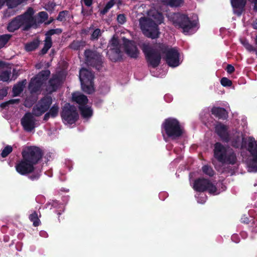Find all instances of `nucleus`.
I'll return each mask as SVG.
<instances>
[{
    "label": "nucleus",
    "mask_w": 257,
    "mask_h": 257,
    "mask_svg": "<svg viewBox=\"0 0 257 257\" xmlns=\"http://www.w3.org/2000/svg\"><path fill=\"white\" fill-rule=\"evenodd\" d=\"M159 48V50H157L153 48L149 43L142 45V50L150 65L154 67L157 66L161 60V53H165L166 60L170 66L175 67L179 65L180 60L179 53L176 49L169 48L164 45H160Z\"/></svg>",
    "instance_id": "obj_1"
},
{
    "label": "nucleus",
    "mask_w": 257,
    "mask_h": 257,
    "mask_svg": "<svg viewBox=\"0 0 257 257\" xmlns=\"http://www.w3.org/2000/svg\"><path fill=\"white\" fill-rule=\"evenodd\" d=\"M23 159L18 162L15 166L18 173L25 175L32 172H36V175L31 177L32 179L38 178L40 171H36L35 165L42 157L40 149L36 147L26 148L22 152Z\"/></svg>",
    "instance_id": "obj_2"
},
{
    "label": "nucleus",
    "mask_w": 257,
    "mask_h": 257,
    "mask_svg": "<svg viewBox=\"0 0 257 257\" xmlns=\"http://www.w3.org/2000/svg\"><path fill=\"white\" fill-rule=\"evenodd\" d=\"M163 15L154 8L151 9L146 17L140 18V28L143 34L148 37L155 39L160 35L158 25L163 23Z\"/></svg>",
    "instance_id": "obj_3"
},
{
    "label": "nucleus",
    "mask_w": 257,
    "mask_h": 257,
    "mask_svg": "<svg viewBox=\"0 0 257 257\" xmlns=\"http://www.w3.org/2000/svg\"><path fill=\"white\" fill-rule=\"evenodd\" d=\"M235 137L236 138L233 139L232 141V145L236 148L246 147V145H247V150L249 154L246 159V162L249 171H257V143L252 139L245 140L242 137V134L240 133H237Z\"/></svg>",
    "instance_id": "obj_4"
},
{
    "label": "nucleus",
    "mask_w": 257,
    "mask_h": 257,
    "mask_svg": "<svg viewBox=\"0 0 257 257\" xmlns=\"http://www.w3.org/2000/svg\"><path fill=\"white\" fill-rule=\"evenodd\" d=\"M214 157L220 162L225 164L235 165L237 163V159L233 151L217 143L214 146Z\"/></svg>",
    "instance_id": "obj_5"
},
{
    "label": "nucleus",
    "mask_w": 257,
    "mask_h": 257,
    "mask_svg": "<svg viewBox=\"0 0 257 257\" xmlns=\"http://www.w3.org/2000/svg\"><path fill=\"white\" fill-rule=\"evenodd\" d=\"M34 14L33 10L29 8L23 15L18 16L11 21L8 26V30L10 32H14L21 26H24L25 29L33 26L36 22L33 17Z\"/></svg>",
    "instance_id": "obj_6"
},
{
    "label": "nucleus",
    "mask_w": 257,
    "mask_h": 257,
    "mask_svg": "<svg viewBox=\"0 0 257 257\" xmlns=\"http://www.w3.org/2000/svg\"><path fill=\"white\" fill-rule=\"evenodd\" d=\"M172 22L176 27L181 28L185 35L193 34L196 31V22L194 21H190L184 15L174 14L172 16Z\"/></svg>",
    "instance_id": "obj_7"
},
{
    "label": "nucleus",
    "mask_w": 257,
    "mask_h": 257,
    "mask_svg": "<svg viewBox=\"0 0 257 257\" xmlns=\"http://www.w3.org/2000/svg\"><path fill=\"white\" fill-rule=\"evenodd\" d=\"M162 131H164L168 137L173 139L180 137L183 133V130L179 121L175 118L166 119L162 124Z\"/></svg>",
    "instance_id": "obj_8"
},
{
    "label": "nucleus",
    "mask_w": 257,
    "mask_h": 257,
    "mask_svg": "<svg viewBox=\"0 0 257 257\" xmlns=\"http://www.w3.org/2000/svg\"><path fill=\"white\" fill-rule=\"evenodd\" d=\"M93 78V74L88 70L82 68L80 70L79 79L82 89L84 92L90 94L94 91Z\"/></svg>",
    "instance_id": "obj_9"
},
{
    "label": "nucleus",
    "mask_w": 257,
    "mask_h": 257,
    "mask_svg": "<svg viewBox=\"0 0 257 257\" xmlns=\"http://www.w3.org/2000/svg\"><path fill=\"white\" fill-rule=\"evenodd\" d=\"M72 99L79 105V109L84 118H88L92 116V109L90 107L86 105L88 102V99L86 96L80 92H76L73 93Z\"/></svg>",
    "instance_id": "obj_10"
},
{
    "label": "nucleus",
    "mask_w": 257,
    "mask_h": 257,
    "mask_svg": "<svg viewBox=\"0 0 257 257\" xmlns=\"http://www.w3.org/2000/svg\"><path fill=\"white\" fill-rule=\"evenodd\" d=\"M193 188L199 192L207 191L209 193L213 195H217L220 193L216 186L214 185L209 180L203 178L196 180L193 185Z\"/></svg>",
    "instance_id": "obj_11"
},
{
    "label": "nucleus",
    "mask_w": 257,
    "mask_h": 257,
    "mask_svg": "<svg viewBox=\"0 0 257 257\" xmlns=\"http://www.w3.org/2000/svg\"><path fill=\"white\" fill-rule=\"evenodd\" d=\"M61 116L65 123L72 124L77 120L78 114L75 106L66 103L63 108Z\"/></svg>",
    "instance_id": "obj_12"
},
{
    "label": "nucleus",
    "mask_w": 257,
    "mask_h": 257,
    "mask_svg": "<svg viewBox=\"0 0 257 257\" xmlns=\"http://www.w3.org/2000/svg\"><path fill=\"white\" fill-rule=\"evenodd\" d=\"M50 74V72L49 70L43 71L35 78L32 79L29 84V89L31 92L38 91L43 82L47 79Z\"/></svg>",
    "instance_id": "obj_13"
},
{
    "label": "nucleus",
    "mask_w": 257,
    "mask_h": 257,
    "mask_svg": "<svg viewBox=\"0 0 257 257\" xmlns=\"http://www.w3.org/2000/svg\"><path fill=\"white\" fill-rule=\"evenodd\" d=\"M52 102V98L50 97H46L41 99L33 108L34 115L37 116L42 115L49 108Z\"/></svg>",
    "instance_id": "obj_14"
},
{
    "label": "nucleus",
    "mask_w": 257,
    "mask_h": 257,
    "mask_svg": "<svg viewBox=\"0 0 257 257\" xmlns=\"http://www.w3.org/2000/svg\"><path fill=\"white\" fill-rule=\"evenodd\" d=\"M125 52L130 57L136 58L138 57L139 51L134 42L124 38L122 39Z\"/></svg>",
    "instance_id": "obj_15"
},
{
    "label": "nucleus",
    "mask_w": 257,
    "mask_h": 257,
    "mask_svg": "<svg viewBox=\"0 0 257 257\" xmlns=\"http://www.w3.org/2000/svg\"><path fill=\"white\" fill-rule=\"evenodd\" d=\"M36 120L31 113H27L21 119V124L27 132H31L36 126Z\"/></svg>",
    "instance_id": "obj_16"
},
{
    "label": "nucleus",
    "mask_w": 257,
    "mask_h": 257,
    "mask_svg": "<svg viewBox=\"0 0 257 257\" xmlns=\"http://www.w3.org/2000/svg\"><path fill=\"white\" fill-rule=\"evenodd\" d=\"M111 51L109 52V57L113 61H117L121 58L120 54V46L118 45V42L117 38L113 37L110 41Z\"/></svg>",
    "instance_id": "obj_17"
},
{
    "label": "nucleus",
    "mask_w": 257,
    "mask_h": 257,
    "mask_svg": "<svg viewBox=\"0 0 257 257\" xmlns=\"http://www.w3.org/2000/svg\"><path fill=\"white\" fill-rule=\"evenodd\" d=\"M59 30H50L46 34L44 47L42 50V53L45 54L52 46V41L50 36L56 33Z\"/></svg>",
    "instance_id": "obj_18"
},
{
    "label": "nucleus",
    "mask_w": 257,
    "mask_h": 257,
    "mask_svg": "<svg viewBox=\"0 0 257 257\" xmlns=\"http://www.w3.org/2000/svg\"><path fill=\"white\" fill-rule=\"evenodd\" d=\"M231 5L234 10V13L238 15H241L245 5V0H231Z\"/></svg>",
    "instance_id": "obj_19"
},
{
    "label": "nucleus",
    "mask_w": 257,
    "mask_h": 257,
    "mask_svg": "<svg viewBox=\"0 0 257 257\" xmlns=\"http://www.w3.org/2000/svg\"><path fill=\"white\" fill-rule=\"evenodd\" d=\"M61 84V80L56 76L54 77L51 79L47 86V91L48 93H52L55 91L59 86Z\"/></svg>",
    "instance_id": "obj_20"
},
{
    "label": "nucleus",
    "mask_w": 257,
    "mask_h": 257,
    "mask_svg": "<svg viewBox=\"0 0 257 257\" xmlns=\"http://www.w3.org/2000/svg\"><path fill=\"white\" fill-rule=\"evenodd\" d=\"M215 130L218 135L223 140H227L228 134L226 127L222 124H218L215 127Z\"/></svg>",
    "instance_id": "obj_21"
},
{
    "label": "nucleus",
    "mask_w": 257,
    "mask_h": 257,
    "mask_svg": "<svg viewBox=\"0 0 257 257\" xmlns=\"http://www.w3.org/2000/svg\"><path fill=\"white\" fill-rule=\"evenodd\" d=\"M59 106L57 104H54L50 109L49 111L46 113L44 116V120H47L50 117H56L59 112Z\"/></svg>",
    "instance_id": "obj_22"
},
{
    "label": "nucleus",
    "mask_w": 257,
    "mask_h": 257,
    "mask_svg": "<svg viewBox=\"0 0 257 257\" xmlns=\"http://www.w3.org/2000/svg\"><path fill=\"white\" fill-rule=\"evenodd\" d=\"M26 80L19 82L13 87V91L15 96L18 95L23 91L24 86L26 84Z\"/></svg>",
    "instance_id": "obj_23"
},
{
    "label": "nucleus",
    "mask_w": 257,
    "mask_h": 257,
    "mask_svg": "<svg viewBox=\"0 0 257 257\" xmlns=\"http://www.w3.org/2000/svg\"><path fill=\"white\" fill-rule=\"evenodd\" d=\"M212 112L220 118H225L227 116L226 111L223 108L214 107L212 109Z\"/></svg>",
    "instance_id": "obj_24"
},
{
    "label": "nucleus",
    "mask_w": 257,
    "mask_h": 257,
    "mask_svg": "<svg viewBox=\"0 0 257 257\" xmlns=\"http://www.w3.org/2000/svg\"><path fill=\"white\" fill-rule=\"evenodd\" d=\"M85 56L86 58V61L90 62L91 60H99L100 55L96 54L95 52L90 50H87L85 51Z\"/></svg>",
    "instance_id": "obj_25"
},
{
    "label": "nucleus",
    "mask_w": 257,
    "mask_h": 257,
    "mask_svg": "<svg viewBox=\"0 0 257 257\" xmlns=\"http://www.w3.org/2000/svg\"><path fill=\"white\" fill-rule=\"evenodd\" d=\"M255 48L249 44L246 40H241L240 41L241 44L244 46L245 49L249 52H255L256 55L257 56V36L255 38Z\"/></svg>",
    "instance_id": "obj_26"
},
{
    "label": "nucleus",
    "mask_w": 257,
    "mask_h": 257,
    "mask_svg": "<svg viewBox=\"0 0 257 257\" xmlns=\"http://www.w3.org/2000/svg\"><path fill=\"white\" fill-rule=\"evenodd\" d=\"M255 48L249 44L246 40H241L240 41L241 44L244 46L245 49L249 52H255L256 55L257 56V36L255 38Z\"/></svg>",
    "instance_id": "obj_27"
},
{
    "label": "nucleus",
    "mask_w": 257,
    "mask_h": 257,
    "mask_svg": "<svg viewBox=\"0 0 257 257\" xmlns=\"http://www.w3.org/2000/svg\"><path fill=\"white\" fill-rule=\"evenodd\" d=\"M40 42L36 39L32 42L27 43L25 46V49L27 51H32L36 49L39 45Z\"/></svg>",
    "instance_id": "obj_28"
},
{
    "label": "nucleus",
    "mask_w": 257,
    "mask_h": 257,
    "mask_svg": "<svg viewBox=\"0 0 257 257\" xmlns=\"http://www.w3.org/2000/svg\"><path fill=\"white\" fill-rule=\"evenodd\" d=\"M166 5L171 7H178L183 3V0H161Z\"/></svg>",
    "instance_id": "obj_29"
},
{
    "label": "nucleus",
    "mask_w": 257,
    "mask_h": 257,
    "mask_svg": "<svg viewBox=\"0 0 257 257\" xmlns=\"http://www.w3.org/2000/svg\"><path fill=\"white\" fill-rule=\"evenodd\" d=\"M11 74V69L0 71V81H8L9 80Z\"/></svg>",
    "instance_id": "obj_30"
},
{
    "label": "nucleus",
    "mask_w": 257,
    "mask_h": 257,
    "mask_svg": "<svg viewBox=\"0 0 257 257\" xmlns=\"http://www.w3.org/2000/svg\"><path fill=\"white\" fill-rule=\"evenodd\" d=\"M11 36L9 35H4L0 36V49L4 47L8 42Z\"/></svg>",
    "instance_id": "obj_31"
},
{
    "label": "nucleus",
    "mask_w": 257,
    "mask_h": 257,
    "mask_svg": "<svg viewBox=\"0 0 257 257\" xmlns=\"http://www.w3.org/2000/svg\"><path fill=\"white\" fill-rule=\"evenodd\" d=\"M30 219L33 222V225L37 226L39 225L40 220L38 217V214L34 212L30 215Z\"/></svg>",
    "instance_id": "obj_32"
},
{
    "label": "nucleus",
    "mask_w": 257,
    "mask_h": 257,
    "mask_svg": "<svg viewBox=\"0 0 257 257\" xmlns=\"http://www.w3.org/2000/svg\"><path fill=\"white\" fill-rule=\"evenodd\" d=\"M115 2L114 0H110L109 2H108L106 6H105L103 10H102L101 11V14L102 15L105 14L107 12V11L113 7V6L114 5Z\"/></svg>",
    "instance_id": "obj_33"
},
{
    "label": "nucleus",
    "mask_w": 257,
    "mask_h": 257,
    "mask_svg": "<svg viewBox=\"0 0 257 257\" xmlns=\"http://www.w3.org/2000/svg\"><path fill=\"white\" fill-rule=\"evenodd\" d=\"M202 171L204 174L209 176H213L214 173L212 169L207 165H205L202 167Z\"/></svg>",
    "instance_id": "obj_34"
},
{
    "label": "nucleus",
    "mask_w": 257,
    "mask_h": 257,
    "mask_svg": "<svg viewBox=\"0 0 257 257\" xmlns=\"http://www.w3.org/2000/svg\"><path fill=\"white\" fill-rule=\"evenodd\" d=\"M13 150L12 147L10 146H6L2 151L1 156L2 157L5 158L7 157Z\"/></svg>",
    "instance_id": "obj_35"
},
{
    "label": "nucleus",
    "mask_w": 257,
    "mask_h": 257,
    "mask_svg": "<svg viewBox=\"0 0 257 257\" xmlns=\"http://www.w3.org/2000/svg\"><path fill=\"white\" fill-rule=\"evenodd\" d=\"M102 31L99 29H96L91 34V39L92 40L97 39L101 36Z\"/></svg>",
    "instance_id": "obj_36"
},
{
    "label": "nucleus",
    "mask_w": 257,
    "mask_h": 257,
    "mask_svg": "<svg viewBox=\"0 0 257 257\" xmlns=\"http://www.w3.org/2000/svg\"><path fill=\"white\" fill-rule=\"evenodd\" d=\"M48 18V15L45 12H41L39 13L38 19L39 22L43 23L45 22Z\"/></svg>",
    "instance_id": "obj_37"
},
{
    "label": "nucleus",
    "mask_w": 257,
    "mask_h": 257,
    "mask_svg": "<svg viewBox=\"0 0 257 257\" xmlns=\"http://www.w3.org/2000/svg\"><path fill=\"white\" fill-rule=\"evenodd\" d=\"M221 84L223 86H230L231 85L232 82L228 78L223 77L221 80Z\"/></svg>",
    "instance_id": "obj_38"
},
{
    "label": "nucleus",
    "mask_w": 257,
    "mask_h": 257,
    "mask_svg": "<svg viewBox=\"0 0 257 257\" xmlns=\"http://www.w3.org/2000/svg\"><path fill=\"white\" fill-rule=\"evenodd\" d=\"M18 2V0H8V6L10 8H14L20 5Z\"/></svg>",
    "instance_id": "obj_39"
},
{
    "label": "nucleus",
    "mask_w": 257,
    "mask_h": 257,
    "mask_svg": "<svg viewBox=\"0 0 257 257\" xmlns=\"http://www.w3.org/2000/svg\"><path fill=\"white\" fill-rule=\"evenodd\" d=\"M200 196L197 197V202L199 203L203 204L206 200V196L204 194H200Z\"/></svg>",
    "instance_id": "obj_40"
},
{
    "label": "nucleus",
    "mask_w": 257,
    "mask_h": 257,
    "mask_svg": "<svg viewBox=\"0 0 257 257\" xmlns=\"http://www.w3.org/2000/svg\"><path fill=\"white\" fill-rule=\"evenodd\" d=\"M8 94L7 88H3L0 90V100L3 99Z\"/></svg>",
    "instance_id": "obj_41"
},
{
    "label": "nucleus",
    "mask_w": 257,
    "mask_h": 257,
    "mask_svg": "<svg viewBox=\"0 0 257 257\" xmlns=\"http://www.w3.org/2000/svg\"><path fill=\"white\" fill-rule=\"evenodd\" d=\"M117 21L119 23L123 24L125 22V17L122 14H120L117 16Z\"/></svg>",
    "instance_id": "obj_42"
},
{
    "label": "nucleus",
    "mask_w": 257,
    "mask_h": 257,
    "mask_svg": "<svg viewBox=\"0 0 257 257\" xmlns=\"http://www.w3.org/2000/svg\"><path fill=\"white\" fill-rule=\"evenodd\" d=\"M67 14V12L63 11L59 13L57 19L60 21H63L64 19Z\"/></svg>",
    "instance_id": "obj_43"
},
{
    "label": "nucleus",
    "mask_w": 257,
    "mask_h": 257,
    "mask_svg": "<svg viewBox=\"0 0 257 257\" xmlns=\"http://www.w3.org/2000/svg\"><path fill=\"white\" fill-rule=\"evenodd\" d=\"M226 71L228 73H231L234 71V68L232 66L228 65L227 66Z\"/></svg>",
    "instance_id": "obj_44"
},
{
    "label": "nucleus",
    "mask_w": 257,
    "mask_h": 257,
    "mask_svg": "<svg viewBox=\"0 0 257 257\" xmlns=\"http://www.w3.org/2000/svg\"><path fill=\"white\" fill-rule=\"evenodd\" d=\"M83 2L86 6L89 7L92 5V0H83Z\"/></svg>",
    "instance_id": "obj_45"
},
{
    "label": "nucleus",
    "mask_w": 257,
    "mask_h": 257,
    "mask_svg": "<svg viewBox=\"0 0 257 257\" xmlns=\"http://www.w3.org/2000/svg\"><path fill=\"white\" fill-rule=\"evenodd\" d=\"M55 6V5L53 3H51L48 4L46 6V9L47 10H49L50 8H49L48 7H50L52 8H53Z\"/></svg>",
    "instance_id": "obj_46"
},
{
    "label": "nucleus",
    "mask_w": 257,
    "mask_h": 257,
    "mask_svg": "<svg viewBox=\"0 0 257 257\" xmlns=\"http://www.w3.org/2000/svg\"><path fill=\"white\" fill-rule=\"evenodd\" d=\"M8 0H0V9L6 3H7V4L8 5Z\"/></svg>",
    "instance_id": "obj_47"
},
{
    "label": "nucleus",
    "mask_w": 257,
    "mask_h": 257,
    "mask_svg": "<svg viewBox=\"0 0 257 257\" xmlns=\"http://www.w3.org/2000/svg\"><path fill=\"white\" fill-rule=\"evenodd\" d=\"M254 4V9L257 11V0H249Z\"/></svg>",
    "instance_id": "obj_48"
},
{
    "label": "nucleus",
    "mask_w": 257,
    "mask_h": 257,
    "mask_svg": "<svg viewBox=\"0 0 257 257\" xmlns=\"http://www.w3.org/2000/svg\"><path fill=\"white\" fill-rule=\"evenodd\" d=\"M252 26L254 29H257V20L253 22L252 23Z\"/></svg>",
    "instance_id": "obj_49"
},
{
    "label": "nucleus",
    "mask_w": 257,
    "mask_h": 257,
    "mask_svg": "<svg viewBox=\"0 0 257 257\" xmlns=\"http://www.w3.org/2000/svg\"><path fill=\"white\" fill-rule=\"evenodd\" d=\"M15 101H16V100H12L9 101L8 103H13Z\"/></svg>",
    "instance_id": "obj_50"
},
{
    "label": "nucleus",
    "mask_w": 257,
    "mask_h": 257,
    "mask_svg": "<svg viewBox=\"0 0 257 257\" xmlns=\"http://www.w3.org/2000/svg\"><path fill=\"white\" fill-rule=\"evenodd\" d=\"M236 236L235 235H233V236H232V239L233 240H234V238Z\"/></svg>",
    "instance_id": "obj_51"
},
{
    "label": "nucleus",
    "mask_w": 257,
    "mask_h": 257,
    "mask_svg": "<svg viewBox=\"0 0 257 257\" xmlns=\"http://www.w3.org/2000/svg\"><path fill=\"white\" fill-rule=\"evenodd\" d=\"M43 233H45V232H43V231L41 232H40V235L42 236V235H43Z\"/></svg>",
    "instance_id": "obj_52"
},
{
    "label": "nucleus",
    "mask_w": 257,
    "mask_h": 257,
    "mask_svg": "<svg viewBox=\"0 0 257 257\" xmlns=\"http://www.w3.org/2000/svg\"><path fill=\"white\" fill-rule=\"evenodd\" d=\"M25 105H26V106H28V104H27V100H26V101H25Z\"/></svg>",
    "instance_id": "obj_53"
},
{
    "label": "nucleus",
    "mask_w": 257,
    "mask_h": 257,
    "mask_svg": "<svg viewBox=\"0 0 257 257\" xmlns=\"http://www.w3.org/2000/svg\"><path fill=\"white\" fill-rule=\"evenodd\" d=\"M36 67H37V68H38V69H39V68H40V67H39L38 65H36Z\"/></svg>",
    "instance_id": "obj_54"
},
{
    "label": "nucleus",
    "mask_w": 257,
    "mask_h": 257,
    "mask_svg": "<svg viewBox=\"0 0 257 257\" xmlns=\"http://www.w3.org/2000/svg\"><path fill=\"white\" fill-rule=\"evenodd\" d=\"M2 65V62L0 61V67Z\"/></svg>",
    "instance_id": "obj_55"
}]
</instances>
